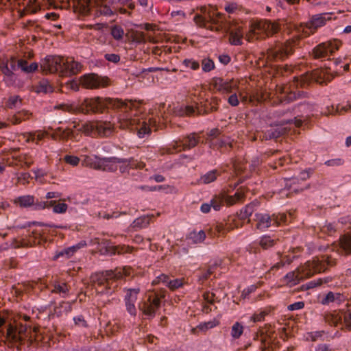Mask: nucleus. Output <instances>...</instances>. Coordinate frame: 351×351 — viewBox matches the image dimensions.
Masks as SVG:
<instances>
[{
	"label": "nucleus",
	"mask_w": 351,
	"mask_h": 351,
	"mask_svg": "<svg viewBox=\"0 0 351 351\" xmlns=\"http://www.w3.org/2000/svg\"><path fill=\"white\" fill-rule=\"evenodd\" d=\"M206 237L205 232L203 230L198 232L194 231L190 234V239L195 243L202 242Z\"/></svg>",
	"instance_id": "ea45409f"
},
{
	"label": "nucleus",
	"mask_w": 351,
	"mask_h": 351,
	"mask_svg": "<svg viewBox=\"0 0 351 351\" xmlns=\"http://www.w3.org/2000/svg\"><path fill=\"white\" fill-rule=\"evenodd\" d=\"M274 245V240L270 238L269 236H263L261 237L260 240V245L264 248L267 249L269 247H271Z\"/></svg>",
	"instance_id": "49530a36"
},
{
	"label": "nucleus",
	"mask_w": 351,
	"mask_h": 351,
	"mask_svg": "<svg viewBox=\"0 0 351 351\" xmlns=\"http://www.w3.org/2000/svg\"><path fill=\"white\" fill-rule=\"evenodd\" d=\"M116 2L117 0H73V5L84 14L95 10L97 14L111 16L113 12L109 4Z\"/></svg>",
	"instance_id": "20e7f679"
},
{
	"label": "nucleus",
	"mask_w": 351,
	"mask_h": 351,
	"mask_svg": "<svg viewBox=\"0 0 351 351\" xmlns=\"http://www.w3.org/2000/svg\"><path fill=\"white\" fill-rule=\"evenodd\" d=\"M32 116V113L27 110H22L16 113L11 119L13 124H18L22 121L29 119Z\"/></svg>",
	"instance_id": "c756f323"
},
{
	"label": "nucleus",
	"mask_w": 351,
	"mask_h": 351,
	"mask_svg": "<svg viewBox=\"0 0 351 351\" xmlns=\"http://www.w3.org/2000/svg\"><path fill=\"white\" fill-rule=\"evenodd\" d=\"M289 88L287 86L281 87L279 86L278 88L277 91H278L280 94L283 95L280 96V100L282 102H289L290 101L293 100L295 98V94L292 93L291 90L289 91Z\"/></svg>",
	"instance_id": "c85d7f7f"
},
{
	"label": "nucleus",
	"mask_w": 351,
	"mask_h": 351,
	"mask_svg": "<svg viewBox=\"0 0 351 351\" xmlns=\"http://www.w3.org/2000/svg\"><path fill=\"white\" fill-rule=\"evenodd\" d=\"M310 177V172L308 171H303L300 173L298 177H293L291 178H285L284 182H285V188L281 191L286 195H288L287 191L290 192L297 193L302 190V189L295 186L294 185L299 182V180H306Z\"/></svg>",
	"instance_id": "dca6fc26"
},
{
	"label": "nucleus",
	"mask_w": 351,
	"mask_h": 351,
	"mask_svg": "<svg viewBox=\"0 0 351 351\" xmlns=\"http://www.w3.org/2000/svg\"><path fill=\"white\" fill-rule=\"evenodd\" d=\"M278 29L276 23L267 21H252L245 38L248 41L263 38L277 32Z\"/></svg>",
	"instance_id": "0eeeda50"
},
{
	"label": "nucleus",
	"mask_w": 351,
	"mask_h": 351,
	"mask_svg": "<svg viewBox=\"0 0 351 351\" xmlns=\"http://www.w3.org/2000/svg\"><path fill=\"white\" fill-rule=\"evenodd\" d=\"M285 132V128H282L281 127H271L265 132V136L266 138L269 139L277 138Z\"/></svg>",
	"instance_id": "2f4dec72"
},
{
	"label": "nucleus",
	"mask_w": 351,
	"mask_h": 351,
	"mask_svg": "<svg viewBox=\"0 0 351 351\" xmlns=\"http://www.w3.org/2000/svg\"><path fill=\"white\" fill-rule=\"evenodd\" d=\"M31 176L29 173L23 172L21 173L18 177V181L21 182L23 184H25L29 182V179Z\"/></svg>",
	"instance_id": "bf43d9fd"
},
{
	"label": "nucleus",
	"mask_w": 351,
	"mask_h": 351,
	"mask_svg": "<svg viewBox=\"0 0 351 351\" xmlns=\"http://www.w3.org/2000/svg\"><path fill=\"white\" fill-rule=\"evenodd\" d=\"M43 71L49 73L62 72L64 66V58L57 56H47L41 62Z\"/></svg>",
	"instance_id": "ddd939ff"
},
{
	"label": "nucleus",
	"mask_w": 351,
	"mask_h": 351,
	"mask_svg": "<svg viewBox=\"0 0 351 351\" xmlns=\"http://www.w3.org/2000/svg\"><path fill=\"white\" fill-rule=\"evenodd\" d=\"M183 64L186 67L190 68L193 70H196L199 68V63L193 60L186 59L183 61Z\"/></svg>",
	"instance_id": "5fc2aeb1"
},
{
	"label": "nucleus",
	"mask_w": 351,
	"mask_h": 351,
	"mask_svg": "<svg viewBox=\"0 0 351 351\" xmlns=\"http://www.w3.org/2000/svg\"><path fill=\"white\" fill-rule=\"evenodd\" d=\"M75 324L80 326H86V322L82 315L75 317L73 318Z\"/></svg>",
	"instance_id": "0e129e2a"
},
{
	"label": "nucleus",
	"mask_w": 351,
	"mask_h": 351,
	"mask_svg": "<svg viewBox=\"0 0 351 351\" xmlns=\"http://www.w3.org/2000/svg\"><path fill=\"white\" fill-rule=\"evenodd\" d=\"M344 300L345 297L340 293L329 292L326 295L324 298L322 299V303L323 304H328L330 303L339 304Z\"/></svg>",
	"instance_id": "393cba45"
},
{
	"label": "nucleus",
	"mask_w": 351,
	"mask_h": 351,
	"mask_svg": "<svg viewBox=\"0 0 351 351\" xmlns=\"http://www.w3.org/2000/svg\"><path fill=\"white\" fill-rule=\"evenodd\" d=\"M40 8V5L38 0H29L26 9L31 12H36Z\"/></svg>",
	"instance_id": "79ce46f5"
},
{
	"label": "nucleus",
	"mask_w": 351,
	"mask_h": 351,
	"mask_svg": "<svg viewBox=\"0 0 351 351\" xmlns=\"http://www.w3.org/2000/svg\"><path fill=\"white\" fill-rule=\"evenodd\" d=\"M4 323V319L0 317V327H1ZM26 326L22 324L19 326L9 324L7 326L5 333L0 329V337L5 338L9 343H16L22 341L26 337Z\"/></svg>",
	"instance_id": "1a4fd4ad"
},
{
	"label": "nucleus",
	"mask_w": 351,
	"mask_h": 351,
	"mask_svg": "<svg viewBox=\"0 0 351 351\" xmlns=\"http://www.w3.org/2000/svg\"><path fill=\"white\" fill-rule=\"evenodd\" d=\"M198 110L192 106L178 105L174 108L173 112L178 116H189L194 114Z\"/></svg>",
	"instance_id": "bb28decb"
},
{
	"label": "nucleus",
	"mask_w": 351,
	"mask_h": 351,
	"mask_svg": "<svg viewBox=\"0 0 351 351\" xmlns=\"http://www.w3.org/2000/svg\"><path fill=\"white\" fill-rule=\"evenodd\" d=\"M217 325V322L215 320L209 321L207 322L201 323L199 324L198 328L201 330H206L213 328Z\"/></svg>",
	"instance_id": "3c124183"
},
{
	"label": "nucleus",
	"mask_w": 351,
	"mask_h": 351,
	"mask_svg": "<svg viewBox=\"0 0 351 351\" xmlns=\"http://www.w3.org/2000/svg\"><path fill=\"white\" fill-rule=\"evenodd\" d=\"M335 226L332 223H328V224H326L324 226L322 227V230L324 232H327L328 234L332 232L335 231Z\"/></svg>",
	"instance_id": "69168bd1"
},
{
	"label": "nucleus",
	"mask_w": 351,
	"mask_h": 351,
	"mask_svg": "<svg viewBox=\"0 0 351 351\" xmlns=\"http://www.w3.org/2000/svg\"><path fill=\"white\" fill-rule=\"evenodd\" d=\"M64 160L67 164L73 167L77 166L81 160L79 157L72 155H66Z\"/></svg>",
	"instance_id": "c03bdc74"
},
{
	"label": "nucleus",
	"mask_w": 351,
	"mask_h": 351,
	"mask_svg": "<svg viewBox=\"0 0 351 351\" xmlns=\"http://www.w3.org/2000/svg\"><path fill=\"white\" fill-rule=\"evenodd\" d=\"M202 70L204 72H209L215 67L214 62L209 58L204 59L202 62Z\"/></svg>",
	"instance_id": "a18cd8bd"
},
{
	"label": "nucleus",
	"mask_w": 351,
	"mask_h": 351,
	"mask_svg": "<svg viewBox=\"0 0 351 351\" xmlns=\"http://www.w3.org/2000/svg\"><path fill=\"white\" fill-rule=\"evenodd\" d=\"M21 99L18 95L10 96L6 103L8 108L13 109L17 108L21 105Z\"/></svg>",
	"instance_id": "c9c22d12"
},
{
	"label": "nucleus",
	"mask_w": 351,
	"mask_h": 351,
	"mask_svg": "<svg viewBox=\"0 0 351 351\" xmlns=\"http://www.w3.org/2000/svg\"><path fill=\"white\" fill-rule=\"evenodd\" d=\"M33 172L35 175V178L37 181L41 182V178L44 177L46 175V172L43 169H34L33 170Z\"/></svg>",
	"instance_id": "e2e57ef3"
},
{
	"label": "nucleus",
	"mask_w": 351,
	"mask_h": 351,
	"mask_svg": "<svg viewBox=\"0 0 351 351\" xmlns=\"http://www.w3.org/2000/svg\"><path fill=\"white\" fill-rule=\"evenodd\" d=\"M169 281V277L165 274H161L158 276L156 279H154L152 282V285H157L160 282L165 283L167 286V283Z\"/></svg>",
	"instance_id": "4d7b16f0"
},
{
	"label": "nucleus",
	"mask_w": 351,
	"mask_h": 351,
	"mask_svg": "<svg viewBox=\"0 0 351 351\" xmlns=\"http://www.w3.org/2000/svg\"><path fill=\"white\" fill-rule=\"evenodd\" d=\"M138 104L135 101H123L118 99L95 97L86 99L80 104H63L55 108L62 110L75 112H80L86 113L89 112H101L105 108H120L121 113L118 116V123L123 129H136L139 138H144L151 132V128L156 129V119L153 117L148 118H139L137 115L136 106Z\"/></svg>",
	"instance_id": "f257e3e1"
},
{
	"label": "nucleus",
	"mask_w": 351,
	"mask_h": 351,
	"mask_svg": "<svg viewBox=\"0 0 351 351\" xmlns=\"http://www.w3.org/2000/svg\"><path fill=\"white\" fill-rule=\"evenodd\" d=\"M243 332V326L239 322L233 324L231 329V335L234 339H238Z\"/></svg>",
	"instance_id": "a19ab883"
},
{
	"label": "nucleus",
	"mask_w": 351,
	"mask_h": 351,
	"mask_svg": "<svg viewBox=\"0 0 351 351\" xmlns=\"http://www.w3.org/2000/svg\"><path fill=\"white\" fill-rule=\"evenodd\" d=\"M138 289H129L125 295V301L128 312L131 315H135L136 313L135 303L138 293Z\"/></svg>",
	"instance_id": "aec40b11"
},
{
	"label": "nucleus",
	"mask_w": 351,
	"mask_h": 351,
	"mask_svg": "<svg viewBox=\"0 0 351 351\" xmlns=\"http://www.w3.org/2000/svg\"><path fill=\"white\" fill-rule=\"evenodd\" d=\"M85 245H86V243L85 241H81L79 243H77L75 245H73V246L69 247L68 249L64 250L63 252H62L60 253V254L62 256L65 254L67 257H69L75 252L76 250L82 248V247H84Z\"/></svg>",
	"instance_id": "4c0bfd02"
},
{
	"label": "nucleus",
	"mask_w": 351,
	"mask_h": 351,
	"mask_svg": "<svg viewBox=\"0 0 351 351\" xmlns=\"http://www.w3.org/2000/svg\"><path fill=\"white\" fill-rule=\"evenodd\" d=\"M333 15L332 12L315 14L312 16L308 23L299 26L294 25V30L291 32L293 38L310 35L315 29L324 25L328 21L331 20Z\"/></svg>",
	"instance_id": "39448f33"
},
{
	"label": "nucleus",
	"mask_w": 351,
	"mask_h": 351,
	"mask_svg": "<svg viewBox=\"0 0 351 351\" xmlns=\"http://www.w3.org/2000/svg\"><path fill=\"white\" fill-rule=\"evenodd\" d=\"M198 143V140L195 134H191L185 138L182 141H176L173 147L176 150L190 149L195 147Z\"/></svg>",
	"instance_id": "4be33fe9"
},
{
	"label": "nucleus",
	"mask_w": 351,
	"mask_h": 351,
	"mask_svg": "<svg viewBox=\"0 0 351 351\" xmlns=\"http://www.w3.org/2000/svg\"><path fill=\"white\" fill-rule=\"evenodd\" d=\"M74 127L86 135H99L100 136L110 135L114 128L112 124L106 121H88Z\"/></svg>",
	"instance_id": "6e6552de"
},
{
	"label": "nucleus",
	"mask_w": 351,
	"mask_h": 351,
	"mask_svg": "<svg viewBox=\"0 0 351 351\" xmlns=\"http://www.w3.org/2000/svg\"><path fill=\"white\" fill-rule=\"evenodd\" d=\"M267 314L266 311H261L258 313H254L252 316L250 317L251 321L253 322H261L264 319L265 316Z\"/></svg>",
	"instance_id": "8fccbe9b"
},
{
	"label": "nucleus",
	"mask_w": 351,
	"mask_h": 351,
	"mask_svg": "<svg viewBox=\"0 0 351 351\" xmlns=\"http://www.w3.org/2000/svg\"><path fill=\"white\" fill-rule=\"evenodd\" d=\"M53 91V87L50 83L46 80H41L38 85L36 87V92L38 93H49Z\"/></svg>",
	"instance_id": "473e14b6"
},
{
	"label": "nucleus",
	"mask_w": 351,
	"mask_h": 351,
	"mask_svg": "<svg viewBox=\"0 0 351 351\" xmlns=\"http://www.w3.org/2000/svg\"><path fill=\"white\" fill-rule=\"evenodd\" d=\"M324 269V265L317 258L307 261L304 266L290 271L284 277V281L289 287H293L306 278L313 276Z\"/></svg>",
	"instance_id": "7ed1b4c3"
},
{
	"label": "nucleus",
	"mask_w": 351,
	"mask_h": 351,
	"mask_svg": "<svg viewBox=\"0 0 351 351\" xmlns=\"http://www.w3.org/2000/svg\"><path fill=\"white\" fill-rule=\"evenodd\" d=\"M68 206L65 203H59L53 206V211L55 213H64L67 210Z\"/></svg>",
	"instance_id": "864d4df0"
},
{
	"label": "nucleus",
	"mask_w": 351,
	"mask_h": 351,
	"mask_svg": "<svg viewBox=\"0 0 351 351\" xmlns=\"http://www.w3.org/2000/svg\"><path fill=\"white\" fill-rule=\"evenodd\" d=\"M1 71L5 75V80L6 82L8 81L12 82L14 81V73L12 70L10 69L8 62H3L1 65Z\"/></svg>",
	"instance_id": "72a5a7b5"
},
{
	"label": "nucleus",
	"mask_w": 351,
	"mask_h": 351,
	"mask_svg": "<svg viewBox=\"0 0 351 351\" xmlns=\"http://www.w3.org/2000/svg\"><path fill=\"white\" fill-rule=\"evenodd\" d=\"M339 245L346 252H351V234L343 236L340 239Z\"/></svg>",
	"instance_id": "f704fd0d"
},
{
	"label": "nucleus",
	"mask_w": 351,
	"mask_h": 351,
	"mask_svg": "<svg viewBox=\"0 0 351 351\" xmlns=\"http://www.w3.org/2000/svg\"><path fill=\"white\" fill-rule=\"evenodd\" d=\"M80 84L86 88H97L105 86L108 84L107 79L95 74H86L80 78Z\"/></svg>",
	"instance_id": "2eb2a0df"
},
{
	"label": "nucleus",
	"mask_w": 351,
	"mask_h": 351,
	"mask_svg": "<svg viewBox=\"0 0 351 351\" xmlns=\"http://www.w3.org/2000/svg\"><path fill=\"white\" fill-rule=\"evenodd\" d=\"M160 306V299L158 297H154L153 299L149 296L148 302L143 303L139 305V308L143 311V313L149 317H153L155 315L156 311Z\"/></svg>",
	"instance_id": "6ab92c4d"
},
{
	"label": "nucleus",
	"mask_w": 351,
	"mask_h": 351,
	"mask_svg": "<svg viewBox=\"0 0 351 351\" xmlns=\"http://www.w3.org/2000/svg\"><path fill=\"white\" fill-rule=\"evenodd\" d=\"M214 87L221 93H230L238 88V82L234 80L217 78L214 80Z\"/></svg>",
	"instance_id": "a211bd4d"
},
{
	"label": "nucleus",
	"mask_w": 351,
	"mask_h": 351,
	"mask_svg": "<svg viewBox=\"0 0 351 351\" xmlns=\"http://www.w3.org/2000/svg\"><path fill=\"white\" fill-rule=\"evenodd\" d=\"M110 34L115 40H120L123 38L124 30L121 26L113 25L111 27Z\"/></svg>",
	"instance_id": "e433bc0d"
},
{
	"label": "nucleus",
	"mask_w": 351,
	"mask_h": 351,
	"mask_svg": "<svg viewBox=\"0 0 351 351\" xmlns=\"http://www.w3.org/2000/svg\"><path fill=\"white\" fill-rule=\"evenodd\" d=\"M100 159L96 156L81 155L82 165L99 170Z\"/></svg>",
	"instance_id": "b1692460"
},
{
	"label": "nucleus",
	"mask_w": 351,
	"mask_h": 351,
	"mask_svg": "<svg viewBox=\"0 0 351 351\" xmlns=\"http://www.w3.org/2000/svg\"><path fill=\"white\" fill-rule=\"evenodd\" d=\"M80 83L78 82L75 80H70L65 84V86L67 89H70L74 91H77L79 90V86Z\"/></svg>",
	"instance_id": "6e6d98bb"
},
{
	"label": "nucleus",
	"mask_w": 351,
	"mask_h": 351,
	"mask_svg": "<svg viewBox=\"0 0 351 351\" xmlns=\"http://www.w3.org/2000/svg\"><path fill=\"white\" fill-rule=\"evenodd\" d=\"M243 32L240 26H234L230 31V43L234 45L242 44Z\"/></svg>",
	"instance_id": "5701e85b"
},
{
	"label": "nucleus",
	"mask_w": 351,
	"mask_h": 351,
	"mask_svg": "<svg viewBox=\"0 0 351 351\" xmlns=\"http://www.w3.org/2000/svg\"><path fill=\"white\" fill-rule=\"evenodd\" d=\"M134 227L144 228L149 224V218L147 217L138 218L133 222Z\"/></svg>",
	"instance_id": "09e8293b"
},
{
	"label": "nucleus",
	"mask_w": 351,
	"mask_h": 351,
	"mask_svg": "<svg viewBox=\"0 0 351 351\" xmlns=\"http://www.w3.org/2000/svg\"><path fill=\"white\" fill-rule=\"evenodd\" d=\"M81 64L74 61L72 58H64V66H62V74L75 75L81 70Z\"/></svg>",
	"instance_id": "412c9836"
},
{
	"label": "nucleus",
	"mask_w": 351,
	"mask_h": 351,
	"mask_svg": "<svg viewBox=\"0 0 351 351\" xmlns=\"http://www.w3.org/2000/svg\"><path fill=\"white\" fill-rule=\"evenodd\" d=\"M254 212V204H249L241 210L240 217L243 219L252 215Z\"/></svg>",
	"instance_id": "de8ad7c7"
},
{
	"label": "nucleus",
	"mask_w": 351,
	"mask_h": 351,
	"mask_svg": "<svg viewBox=\"0 0 351 351\" xmlns=\"http://www.w3.org/2000/svg\"><path fill=\"white\" fill-rule=\"evenodd\" d=\"M132 273L130 267H123L116 271H106L105 272L95 273L90 277L91 282L97 285L101 289H97V291L101 294H110L112 293L111 287L113 286V278H121L128 276Z\"/></svg>",
	"instance_id": "f03ea898"
},
{
	"label": "nucleus",
	"mask_w": 351,
	"mask_h": 351,
	"mask_svg": "<svg viewBox=\"0 0 351 351\" xmlns=\"http://www.w3.org/2000/svg\"><path fill=\"white\" fill-rule=\"evenodd\" d=\"M341 42L338 40L323 43L314 49V56L317 58L326 57L337 50L341 46Z\"/></svg>",
	"instance_id": "4468645a"
},
{
	"label": "nucleus",
	"mask_w": 351,
	"mask_h": 351,
	"mask_svg": "<svg viewBox=\"0 0 351 351\" xmlns=\"http://www.w3.org/2000/svg\"><path fill=\"white\" fill-rule=\"evenodd\" d=\"M304 306V303L303 302H296L288 306V310L289 311H296L300 310L303 308Z\"/></svg>",
	"instance_id": "052dcab7"
},
{
	"label": "nucleus",
	"mask_w": 351,
	"mask_h": 351,
	"mask_svg": "<svg viewBox=\"0 0 351 351\" xmlns=\"http://www.w3.org/2000/svg\"><path fill=\"white\" fill-rule=\"evenodd\" d=\"M242 197L243 195L240 193H236L234 196H228L225 194H222L213 198L210 201V204L215 210H219L223 202H226L229 205H232L241 200Z\"/></svg>",
	"instance_id": "f3484780"
},
{
	"label": "nucleus",
	"mask_w": 351,
	"mask_h": 351,
	"mask_svg": "<svg viewBox=\"0 0 351 351\" xmlns=\"http://www.w3.org/2000/svg\"><path fill=\"white\" fill-rule=\"evenodd\" d=\"M183 285V281L182 279H174L172 280H169L167 283V287L173 290L182 287Z\"/></svg>",
	"instance_id": "603ef678"
},
{
	"label": "nucleus",
	"mask_w": 351,
	"mask_h": 351,
	"mask_svg": "<svg viewBox=\"0 0 351 351\" xmlns=\"http://www.w3.org/2000/svg\"><path fill=\"white\" fill-rule=\"evenodd\" d=\"M72 133H73L72 131H71L70 130H68L66 131H62V132L60 131V133L57 134V135H59L60 138L66 139L67 138H69L70 136L72 134Z\"/></svg>",
	"instance_id": "774afa93"
},
{
	"label": "nucleus",
	"mask_w": 351,
	"mask_h": 351,
	"mask_svg": "<svg viewBox=\"0 0 351 351\" xmlns=\"http://www.w3.org/2000/svg\"><path fill=\"white\" fill-rule=\"evenodd\" d=\"M17 66L20 68L23 71L29 73L35 71L38 69V64L36 62H32L30 64H27V62L24 60H19L18 61Z\"/></svg>",
	"instance_id": "7c9ffc66"
},
{
	"label": "nucleus",
	"mask_w": 351,
	"mask_h": 351,
	"mask_svg": "<svg viewBox=\"0 0 351 351\" xmlns=\"http://www.w3.org/2000/svg\"><path fill=\"white\" fill-rule=\"evenodd\" d=\"M14 204L20 207L27 208L34 204V197L32 195H23L18 197L14 201Z\"/></svg>",
	"instance_id": "cd10ccee"
},
{
	"label": "nucleus",
	"mask_w": 351,
	"mask_h": 351,
	"mask_svg": "<svg viewBox=\"0 0 351 351\" xmlns=\"http://www.w3.org/2000/svg\"><path fill=\"white\" fill-rule=\"evenodd\" d=\"M286 217H287L283 214L280 215V219H278V216H275L274 215L271 217L268 214H256V227L259 230H264L269 228L272 223L278 225L281 222L285 221Z\"/></svg>",
	"instance_id": "f8f14e48"
},
{
	"label": "nucleus",
	"mask_w": 351,
	"mask_h": 351,
	"mask_svg": "<svg viewBox=\"0 0 351 351\" xmlns=\"http://www.w3.org/2000/svg\"><path fill=\"white\" fill-rule=\"evenodd\" d=\"M223 21L222 14L218 12H214L210 15L208 20L200 15H196L194 17V21L197 25L215 31H219L222 27Z\"/></svg>",
	"instance_id": "9d476101"
},
{
	"label": "nucleus",
	"mask_w": 351,
	"mask_h": 351,
	"mask_svg": "<svg viewBox=\"0 0 351 351\" xmlns=\"http://www.w3.org/2000/svg\"><path fill=\"white\" fill-rule=\"evenodd\" d=\"M53 291L62 294V296L64 297L66 293L68 292V288L66 285L64 283H56L54 285V289Z\"/></svg>",
	"instance_id": "37998d69"
},
{
	"label": "nucleus",
	"mask_w": 351,
	"mask_h": 351,
	"mask_svg": "<svg viewBox=\"0 0 351 351\" xmlns=\"http://www.w3.org/2000/svg\"><path fill=\"white\" fill-rule=\"evenodd\" d=\"M293 40L287 41L285 43H278L275 47L269 49L268 58L274 59H283L289 55L295 46Z\"/></svg>",
	"instance_id": "9b49d317"
},
{
	"label": "nucleus",
	"mask_w": 351,
	"mask_h": 351,
	"mask_svg": "<svg viewBox=\"0 0 351 351\" xmlns=\"http://www.w3.org/2000/svg\"><path fill=\"white\" fill-rule=\"evenodd\" d=\"M228 104L232 106H237L239 104V96L236 94H232L228 99Z\"/></svg>",
	"instance_id": "13d9d810"
},
{
	"label": "nucleus",
	"mask_w": 351,
	"mask_h": 351,
	"mask_svg": "<svg viewBox=\"0 0 351 351\" xmlns=\"http://www.w3.org/2000/svg\"><path fill=\"white\" fill-rule=\"evenodd\" d=\"M350 108H351V106L348 104H340V105L337 106V110L339 112H341V111L347 112V111L350 110Z\"/></svg>",
	"instance_id": "338daca9"
},
{
	"label": "nucleus",
	"mask_w": 351,
	"mask_h": 351,
	"mask_svg": "<svg viewBox=\"0 0 351 351\" xmlns=\"http://www.w3.org/2000/svg\"><path fill=\"white\" fill-rule=\"evenodd\" d=\"M336 319L348 329H351V309L341 311L337 313Z\"/></svg>",
	"instance_id": "a878e982"
},
{
	"label": "nucleus",
	"mask_w": 351,
	"mask_h": 351,
	"mask_svg": "<svg viewBox=\"0 0 351 351\" xmlns=\"http://www.w3.org/2000/svg\"><path fill=\"white\" fill-rule=\"evenodd\" d=\"M217 172L216 171H210L202 176L200 180L202 183L209 184L216 180Z\"/></svg>",
	"instance_id": "58836bf2"
},
{
	"label": "nucleus",
	"mask_w": 351,
	"mask_h": 351,
	"mask_svg": "<svg viewBox=\"0 0 351 351\" xmlns=\"http://www.w3.org/2000/svg\"><path fill=\"white\" fill-rule=\"evenodd\" d=\"M105 58L109 61L114 63H117L120 60V57L119 55L115 53H107L105 55Z\"/></svg>",
	"instance_id": "680f3d73"
},
{
	"label": "nucleus",
	"mask_w": 351,
	"mask_h": 351,
	"mask_svg": "<svg viewBox=\"0 0 351 351\" xmlns=\"http://www.w3.org/2000/svg\"><path fill=\"white\" fill-rule=\"evenodd\" d=\"M99 167V170L112 172L115 171L119 167L120 171L123 173L128 170V167L141 169L144 165L143 162H138L132 159L112 157L101 158Z\"/></svg>",
	"instance_id": "423d86ee"
}]
</instances>
